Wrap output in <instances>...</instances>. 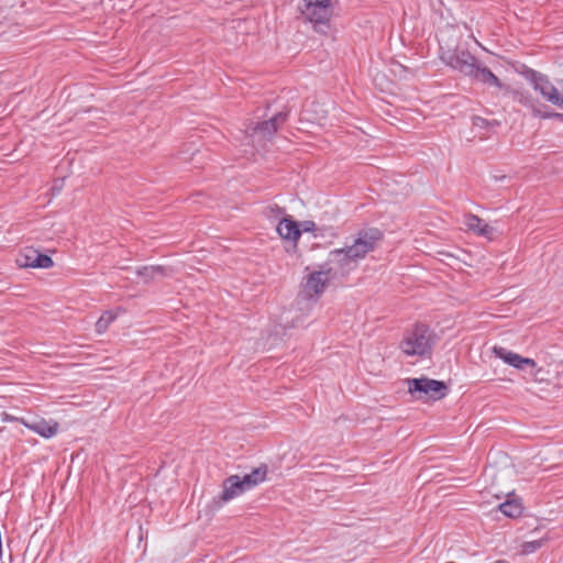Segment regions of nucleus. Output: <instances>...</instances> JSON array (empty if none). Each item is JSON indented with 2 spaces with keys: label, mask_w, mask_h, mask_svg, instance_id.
<instances>
[{
  "label": "nucleus",
  "mask_w": 563,
  "mask_h": 563,
  "mask_svg": "<svg viewBox=\"0 0 563 563\" xmlns=\"http://www.w3.org/2000/svg\"><path fill=\"white\" fill-rule=\"evenodd\" d=\"M300 12L316 29L324 26L331 16L330 0H302Z\"/></svg>",
  "instance_id": "5"
},
{
  "label": "nucleus",
  "mask_w": 563,
  "mask_h": 563,
  "mask_svg": "<svg viewBox=\"0 0 563 563\" xmlns=\"http://www.w3.org/2000/svg\"><path fill=\"white\" fill-rule=\"evenodd\" d=\"M472 124L474 128H477L481 130H490L493 128L499 126L500 122L497 120H487L483 117L475 115L472 118Z\"/></svg>",
  "instance_id": "20"
},
{
  "label": "nucleus",
  "mask_w": 563,
  "mask_h": 563,
  "mask_svg": "<svg viewBox=\"0 0 563 563\" xmlns=\"http://www.w3.org/2000/svg\"><path fill=\"white\" fill-rule=\"evenodd\" d=\"M534 115L541 118V119H556L559 120L560 122L563 123V113H559V112H550V111H540V110H536L534 111Z\"/></svg>",
  "instance_id": "21"
},
{
  "label": "nucleus",
  "mask_w": 563,
  "mask_h": 563,
  "mask_svg": "<svg viewBox=\"0 0 563 563\" xmlns=\"http://www.w3.org/2000/svg\"><path fill=\"white\" fill-rule=\"evenodd\" d=\"M328 282L325 272H313L308 275L305 284H303V292L308 297H313L316 295H320Z\"/></svg>",
  "instance_id": "12"
},
{
  "label": "nucleus",
  "mask_w": 563,
  "mask_h": 563,
  "mask_svg": "<svg viewBox=\"0 0 563 563\" xmlns=\"http://www.w3.org/2000/svg\"><path fill=\"white\" fill-rule=\"evenodd\" d=\"M117 316L112 311H104L96 322V331L101 334L107 331L109 325L115 320Z\"/></svg>",
  "instance_id": "19"
},
{
  "label": "nucleus",
  "mask_w": 563,
  "mask_h": 563,
  "mask_svg": "<svg viewBox=\"0 0 563 563\" xmlns=\"http://www.w3.org/2000/svg\"><path fill=\"white\" fill-rule=\"evenodd\" d=\"M439 335L427 323L417 322L408 329L399 342V350L407 357L430 358Z\"/></svg>",
  "instance_id": "3"
},
{
  "label": "nucleus",
  "mask_w": 563,
  "mask_h": 563,
  "mask_svg": "<svg viewBox=\"0 0 563 563\" xmlns=\"http://www.w3.org/2000/svg\"><path fill=\"white\" fill-rule=\"evenodd\" d=\"M247 490H250V488L247 484L244 483L243 476L231 475L223 482L220 499L223 503H228Z\"/></svg>",
  "instance_id": "10"
},
{
  "label": "nucleus",
  "mask_w": 563,
  "mask_h": 563,
  "mask_svg": "<svg viewBox=\"0 0 563 563\" xmlns=\"http://www.w3.org/2000/svg\"><path fill=\"white\" fill-rule=\"evenodd\" d=\"M54 265V262L51 256L47 254L41 253L36 250L29 251L21 262V266L32 267V268H49Z\"/></svg>",
  "instance_id": "13"
},
{
  "label": "nucleus",
  "mask_w": 563,
  "mask_h": 563,
  "mask_svg": "<svg viewBox=\"0 0 563 563\" xmlns=\"http://www.w3.org/2000/svg\"><path fill=\"white\" fill-rule=\"evenodd\" d=\"M382 239L383 232L379 229H363L356 233L351 245L330 251L329 262L340 269H347L373 252Z\"/></svg>",
  "instance_id": "2"
},
{
  "label": "nucleus",
  "mask_w": 563,
  "mask_h": 563,
  "mask_svg": "<svg viewBox=\"0 0 563 563\" xmlns=\"http://www.w3.org/2000/svg\"><path fill=\"white\" fill-rule=\"evenodd\" d=\"M550 540H551V537L549 536V533H545L542 537H539L537 539L525 541L520 544L519 554L520 555L532 554V553L537 552L538 550H540L541 548L545 547Z\"/></svg>",
  "instance_id": "16"
},
{
  "label": "nucleus",
  "mask_w": 563,
  "mask_h": 563,
  "mask_svg": "<svg viewBox=\"0 0 563 563\" xmlns=\"http://www.w3.org/2000/svg\"><path fill=\"white\" fill-rule=\"evenodd\" d=\"M522 74L532 88L539 92L543 99L563 109V95L559 93V90L550 81L547 75L532 68H526Z\"/></svg>",
  "instance_id": "4"
},
{
  "label": "nucleus",
  "mask_w": 563,
  "mask_h": 563,
  "mask_svg": "<svg viewBox=\"0 0 563 563\" xmlns=\"http://www.w3.org/2000/svg\"><path fill=\"white\" fill-rule=\"evenodd\" d=\"M299 223V238L301 236L302 233H309V232H314L316 230V223L311 220H305V221H301V222H298Z\"/></svg>",
  "instance_id": "22"
},
{
  "label": "nucleus",
  "mask_w": 563,
  "mask_h": 563,
  "mask_svg": "<svg viewBox=\"0 0 563 563\" xmlns=\"http://www.w3.org/2000/svg\"><path fill=\"white\" fill-rule=\"evenodd\" d=\"M7 421H18L21 424H23L26 429L30 431L38 434L40 437L44 439H51L55 437L58 432V423L54 420H45L44 418H33V419H25V418H15V417H9Z\"/></svg>",
  "instance_id": "8"
},
{
  "label": "nucleus",
  "mask_w": 563,
  "mask_h": 563,
  "mask_svg": "<svg viewBox=\"0 0 563 563\" xmlns=\"http://www.w3.org/2000/svg\"><path fill=\"white\" fill-rule=\"evenodd\" d=\"M166 268L161 265L142 266L136 269V275L143 279L144 283H150L157 276H164Z\"/></svg>",
  "instance_id": "17"
},
{
  "label": "nucleus",
  "mask_w": 563,
  "mask_h": 563,
  "mask_svg": "<svg viewBox=\"0 0 563 563\" xmlns=\"http://www.w3.org/2000/svg\"><path fill=\"white\" fill-rule=\"evenodd\" d=\"M440 59L445 66L459 71L471 80L495 87L499 90L504 88L500 79L489 68L482 66L478 59L466 48H445L440 46Z\"/></svg>",
  "instance_id": "1"
},
{
  "label": "nucleus",
  "mask_w": 563,
  "mask_h": 563,
  "mask_svg": "<svg viewBox=\"0 0 563 563\" xmlns=\"http://www.w3.org/2000/svg\"><path fill=\"white\" fill-rule=\"evenodd\" d=\"M499 510L509 518H517L522 514L523 507L521 501L514 497V494L498 506Z\"/></svg>",
  "instance_id": "15"
},
{
  "label": "nucleus",
  "mask_w": 563,
  "mask_h": 563,
  "mask_svg": "<svg viewBox=\"0 0 563 563\" xmlns=\"http://www.w3.org/2000/svg\"><path fill=\"white\" fill-rule=\"evenodd\" d=\"M266 474L267 466L263 464L254 468L251 473L243 475L244 483L247 484L250 489H252L265 481Z\"/></svg>",
  "instance_id": "18"
},
{
  "label": "nucleus",
  "mask_w": 563,
  "mask_h": 563,
  "mask_svg": "<svg viewBox=\"0 0 563 563\" xmlns=\"http://www.w3.org/2000/svg\"><path fill=\"white\" fill-rule=\"evenodd\" d=\"M448 387L444 382L427 377L408 379V390L410 394H424L440 399L445 396Z\"/></svg>",
  "instance_id": "6"
},
{
  "label": "nucleus",
  "mask_w": 563,
  "mask_h": 563,
  "mask_svg": "<svg viewBox=\"0 0 563 563\" xmlns=\"http://www.w3.org/2000/svg\"><path fill=\"white\" fill-rule=\"evenodd\" d=\"M288 112L279 111L275 113L269 120L258 122L252 128V135H258L263 140H269L277 132L279 126L287 121Z\"/></svg>",
  "instance_id": "9"
},
{
  "label": "nucleus",
  "mask_w": 563,
  "mask_h": 563,
  "mask_svg": "<svg viewBox=\"0 0 563 563\" xmlns=\"http://www.w3.org/2000/svg\"><path fill=\"white\" fill-rule=\"evenodd\" d=\"M299 223L290 217L283 218L278 225L277 232L284 240L297 242L299 240Z\"/></svg>",
  "instance_id": "14"
},
{
  "label": "nucleus",
  "mask_w": 563,
  "mask_h": 563,
  "mask_svg": "<svg viewBox=\"0 0 563 563\" xmlns=\"http://www.w3.org/2000/svg\"><path fill=\"white\" fill-rule=\"evenodd\" d=\"M137 538H139V540H142V538H143L142 530H140V534Z\"/></svg>",
  "instance_id": "23"
},
{
  "label": "nucleus",
  "mask_w": 563,
  "mask_h": 563,
  "mask_svg": "<svg viewBox=\"0 0 563 563\" xmlns=\"http://www.w3.org/2000/svg\"><path fill=\"white\" fill-rule=\"evenodd\" d=\"M493 353L497 358L518 371L536 374L537 363L533 358L521 356L503 346H494Z\"/></svg>",
  "instance_id": "7"
},
{
  "label": "nucleus",
  "mask_w": 563,
  "mask_h": 563,
  "mask_svg": "<svg viewBox=\"0 0 563 563\" xmlns=\"http://www.w3.org/2000/svg\"><path fill=\"white\" fill-rule=\"evenodd\" d=\"M464 224L466 225L467 230L483 238L492 239L495 232V229L492 225L473 213L465 214Z\"/></svg>",
  "instance_id": "11"
}]
</instances>
